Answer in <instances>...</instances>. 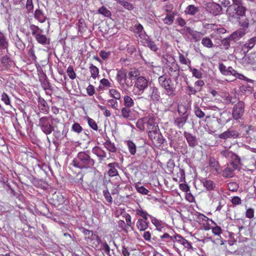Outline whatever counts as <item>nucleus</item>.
<instances>
[{
  "label": "nucleus",
  "instance_id": "obj_53",
  "mask_svg": "<svg viewBox=\"0 0 256 256\" xmlns=\"http://www.w3.org/2000/svg\"><path fill=\"white\" fill-rule=\"evenodd\" d=\"M194 112L196 116L200 118H202L205 116V113L197 106L194 107Z\"/></svg>",
  "mask_w": 256,
  "mask_h": 256
},
{
  "label": "nucleus",
  "instance_id": "obj_52",
  "mask_svg": "<svg viewBox=\"0 0 256 256\" xmlns=\"http://www.w3.org/2000/svg\"><path fill=\"white\" fill-rule=\"evenodd\" d=\"M136 214L138 215H139L140 216L142 217L144 219L146 220H148V216L150 217H152L151 216L148 214L146 212L142 210L141 208L136 209Z\"/></svg>",
  "mask_w": 256,
  "mask_h": 256
},
{
  "label": "nucleus",
  "instance_id": "obj_28",
  "mask_svg": "<svg viewBox=\"0 0 256 256\" xmlns=\"http://www.w3.org/2000/svg\"><path fill=\"white\" fill-rule=\"evenodd\" d=\"M242 236L239 235L240 239L242 242H246L248 239V237H251L252 235V232L248 226H246V228H244L243 230H242Z\"/></svg>",
  "mask_w": 256,
  "mask_h": 256
},
{
  "label": "nucleus",
  "instance_id": "obj_47",
  "mask_svg": "<svg viewBox=\"0 0 256 256\" xmlns=\"http://www.w3.org/2000/svg\"><path fill=\"white\" fill-rule=\"evenodd\" d=\"M234 170L230 168H226L222 172V176L226 178H231L234 174Z\"/></svg>",
  "mask_w": 256,
  "mask_h": 256
},
{
  "label": "nucleus",
  "instance_id": "obj_18",
  "mask_svg": "<svg viewBox=\"0 0 256 256\" xmlns=\"http://www.w3.org/2000/svg\"><path fill=\"white\" fill-rule=\"evenodd\" d=\"M39 80L40 82L41 86L44 90H51L50 84L48 82L46 74L42 70L40 72Z\"/></svg>",
  "mask_w": 256,
  "mask_h": 256
},
{
  "label": "nucleus",
  "instance_id": "obj_15",
  "mask_svg": "<svg viewBox=\"0 0 256 256\" xmlns=\"http://www.w3.org/2000/svg\"><path fill=\"white\" fill-rule=\"evenodd\" d=\"M121 114L124 118L128 120H133L136 118V114L130 110V108H122L121 110Z\"/></svg>",
  "mask_w": 256,
  "mask_h": 256
},
{
  "label": "nucleus",
  "instance_id": "obj_11",
  "mask_svg": "<svg viewBox=\"0 0 256 256\" xmlns=\"http://www.w3.org/2000/svg\"><path fill=\"white\" fill-rule=\"evenodd\" d=\"M206 11L214 16H217L220 14L222 10V6L214 2H208L206 4Z\"/></svg>",
  "mask_w": 256,
  "mask_h": 256
},
{
  "label": "nucleus",
  "instance_id": "obj_37",
  "mask_svg": "<svg viewBox=\"0 0 256 256\" xmlns=\"http://www.w3.org/2000/svg\"><path fill=\"white\" fill-rule=\"evenodd\" d=\"M179 62L181 64L188 65L189 68H190L191 61L190 59L186 58L184 56L179 52L178 54Z\"/></svg>",
  "mask_w": 256,
  "mask_h": 256
},
{
  "label": "nucleus",
  "instance_id": "obj_43",
  "mask_svg": "<svg viewBox=\"0 0 256 256\" xmlns=\"http://www.w3.org/2000/svg\"><path fill=\"white\" fill-rule=\"evenodd\" d=\"M89 68L91 73V76L94 79H96V78L98 76L99 74L98 68L92 64L90 65Z\"/></svg>",
  "mask_w": 256,
  "mask_h": 256
},
{
  "label": "nucleus",
  "instance_id": "obj_22",
  "mask_svg": "<svg viewBox=\"0 0 256 256\" xmlns=\"http://www.w3.org/2000/svg\"><path fill=\"white\" fill-rule=\"evenodd\" d=\"M108 166L110 168L108 172V175L110 176H114L118 175L117 168H120L119 164L114 162L108 164Z\"/></svg>",
  "mask_w": 256,
  "mask_h": 256
},
{
  "label": "nucleus",
  "instance_id": "obj_63",
  "mask_svg": "<svg viewBox=\"0 0 256 256\" xmlns=\"http://www.w3.org/2000/svg\"><path fill=\"white\" fill-rule=\"evenodd\" d=\"M228 188L230 190L236 192L238 190V184L235 182H230L228 184Z\"/></svg>",
  "mask_w": 256,
  "mask_h": 256
},
{
  "label": "nucleus",
  "instance_id": "obj_14",
  "mask_svg": "<svg viewBox=\"0 0 256 256\" xmlns=\"http://www.w3.org/2000/svg\"><path fill=\"white\" fill-rule=\"evenodd\" d=\"M240 134L236 130L228 129L227 130L223 132L218 135V138L220 139L226 140L227 138H236L239 136Z\"/></svg>",
  "mask_w": 256,
  "mask_h": 256
},
{
  "label": "nucleus",
  "instance_id": "obj_55",
  "mask_svg": "<svg viewBox=\"0 0 256 256\" xmlns=\"http://www.w3.org/2000/svg\"><path fill=\"white\" fill-rule=\"evenodd\" d=\"M1 100L8 106H11V101L9 96L5 92H3L1 96Z\"/></svg>",
  "mask_w": 256,
  "mask_h": 256
},
{
  "label": "nucleus",
  "instance_id": "obj_7",
  "mask_svg": "<svg viewBox=\"0 0 256 256\" xmlns=\"http://www.w3.org/2000/svg\"><path fill=\"white\" fill-rule=\"evenodd\" d=\"M161 238H169L170 241H176L182 244L185 248H192L190 242L184 239L180 235L176 234L173 236H170L168 234L165 233L160 236Z\"/></svg>",
  "mask_w": 256,
  "mask_h": 256
},
{
  "label": "nucleus",
  "instance_id": "obj_3",
  "mask_svg": "<svg viewBox=\"0 0 256 256\" xmlns=\"http://www.w3.org/2000/svg\"><path fill=\"white\" fill-rule=\"evenodd\" d=\"M245 111V104L243 101L238 100L234 104L232 110V117L236 120H242Z\"/></svg>",
  "mask_w": 256,
  "mask_h": 256
},
{
  "label": "nucleus",
  "instance_id": "obj_12",
  "mask_svg": "<svg viewBox=\"0 0 256 256\" xmlns=\"http://www.w3.org/2000/svg\"><path fill=\"white\" fill-rule=\"evenodd\" d=\"M148 98L154 102H158L160 99V94L157 87L154 86H150Z\"/></svg>",
  "mask_w": 256,
  "mask_h": 256
},
{
  "label": "nucleus",
  "instance_id": "obj_5",
  "mask_svg": "<svg viewBox=\"0 0 256 256\" xmlns=\"http://www.w3.org/2000/svg\"><path fill=\"white\" fill-rule=\"evenodd\" d=\"M148 137L152 141L153 144L156 146H160L162 144L166 141V139L164 138L162 134L158 129L148 132Z\"/></svg>",
  "mask_w": 256,
  "mask_h": 256
},
{
  "label": "nucleus",
  "instance_id": "obj_60",
  "mask_svg": "<svg viewBox=\"0 0 256 256\" xmlns=\"http://www.w3.org/2000/svg\"><path fill=\"white\" fill-rule=\"evenodd\" d=\"M66 72L68 76L70 79L74 80L76 78V74L72 66H70L68 67Z\"/></svg>",
  "mask_w": 256,
  "mask_h": 256
},
{
  "label": "nucleus",
  "instance_id": "obj_4",
  "mask_svg": "<svg viewBox=\"0 0 256 256\" xmlns=\"http://www.w3.org/2000/svg\"><path fill=\"white\" fill-rule=\"evenodd\" d=\"M148 86V80L144 76L137 78L134 87V92L136 94H142Z\"/></svg>",
  "mask_w": 256,
  "mask_h": 256
},
{
  "label": "nucleus",
  "instance_id": "obj_21",
  "mask_svg": "<svg viewBox=\"0 0 256 256\" xmlns=\"http://www.w3.org/2000/svg\"><path fill=\"white\" fill-rule=\"evenodd\" d=\"M92 152L98 157L100 162H102L106 157V152L100 147L94 146Z\"/></svg>",
  "mask_w": 256,
  "mask_h": 256
},
{
  "label": "nucleus",
  "instance_id": "obj_26",
  "mask_svg": "<svg viewBox=\"0 0 256 256\" xmlns=\"http://www.w3.org/2000/svg\"><path fill=\"white\" fill-rule=\"evenodd\" d=\"M34 18L41 23L44 22L47 18L46 16H45L42 10L39 8L35 10Z\"/></svg>",
  "mask_w": 256,
  "mask_h": 256
},
{
  "label": "nucleus",
  "instance_id": "obj_1",
  "mask_svg": "<svg viewBox=\"0 0 256 256\" xmlns=\"http://www.w3.org/2000/svg\"><path fill=\"white\" fill-rule=\"evenodd\" d=\"M159 85L164 90V94L170 98L175 96L177 94L178 81L174 84L171 78L166 74L160 76L158 78Z\"/></svg>",
  "mask_w": 256,
  "mask_h": 256
},
{
  "label": "nucleus",
  "instance_id": "obj_58",
  "mask_svg": "<svg viewBox=\"0 0 256 256\" xmlns=\"http://www.w3.org/2000/svg\"><path fill=\"white\" fill-rule=\"evenodd\" d=\"M72 130L76 133L80 134L82 131L83 128L78 123L74 122L72 126Z\"/></svg>",
  "mask_w": 256,
  "mask_h": 256
},
{
  "label": "nucleus",
  "instance_id": "obj_46",
  "mask_svg": "<svg viewBox=\"0 0 256 256\" xmlns=\"http://www.w3.org/2000/svg\"><path fill=\"white\" fill-rule=\"evenodd\" d=\"M198 12V9L197 7H196L194 5L188 6L185 12L190 15H194Z\"/></svg>",
  "mask_w": 256,
  "mask_h": 256
},
{
  "label": "nucleus",
  "instance_id": "obj_32",
  "mask_svg": "<svg viewBox=\"0 0 256 256\" xmlns=\"http://www.w3.org/2000/svg\"><path fill=\"white\" fill-rule=\"evenodd\" d=\"M8 46V40L3 33L0 32V50L7 48Z\"/></svg>",
  "mask_w": 256,
  "mask_h": 256
},
{
  "label": "nucleus",
  "instance_id": "obj_38",
  "mask_svg": "<svg viewBox=\"0 0 256 256\" xmlns=\"http://www.w3.org/2000/svg\"><path fill=\"white\" fill-rule=\"evenodd\" d=\"M134 102L131 97L125 96L124 98V107L130 108L134 106Z\"/></svg>",
  "mask_w": 256,
  "mask_h": 256
},
{
  "label": "nucleus",
  "instance_id": "obj_56",
  "mask_svg": "<svg viewBox=\"0 0 256 256\" xmlns=\"http://www.w3.org/2000/svg\"><path fill=\"white\" fill-rule=\"evenodd\" d=\"M109 94L111 97L114 98L116 100H120V94L115 89H110L109 90Z\"/></svg>",
  "mask_w": 256,
  "mask_h": 256
},
{
  "label": "nucleus",
  "instance_id": "obj_2",
  "mask_svg": "<svg viewBox=\"0 0 256 256\" xmlns=\"http://www.w3.org/2000/svg\"><path fill=\"white\" fill-rule=\"evenodd\" d=\"M72 164L76 168L88 169L93 167L95 160L86 152H80L73 160Z\"/></svg>",
  "mask_w": 256,
  "mask_h": 256
},
{
  "label": "nucleus",
  "instance_id": "obj_27",
  "mask_svg": "<svg viewBox=\"0 0 256 256\" xmlns=\"http://www.w3.org/2000/svg\"><path fill=\"white\" fill-rule=\"evenodd\" d=\"M188 115H184L176 118L174 120V124L178 128H182L188 120Z\"/></svg>",
  "mask_w": 256,
  "mask_h": 256
},
{
  "label": "nucleus",
  "instance_id": "obj_61",
  "mask_svg": "<svg viewBox=\"0 0 256 256\" xmlns=\"http://www.w3.org/2000/svg\"><path fill=\"white\" fill-rule=\"evenodd\" d=\"M152 218V222L156 226V229L160 230L161 228H163L161 222H160L156 218L154 217Z\"/></svg>",
  "mask_w": 256,
  "mask_h": 256
},
{
  "label": "nucleus",
  "instance_id": "obj_30",
  "mask_svg": "<svg viewBox=\"0 0 256 256\" xmlns=\"http://www.w3.org/2000/svg\"><path fill=\"white\" fill-rule=\"evenodd\" d=\"M35 38L38 43L42 45H46L50 44L49 38H47L45 35L42 34V33L37 35Z\"/></svg>",
  "mask_w": 256,
  "mask_h": 256
},
{
  "label": "nucleus",
  "instance_id": "obj_45",
  "mask_svg": "<svg viewBox=\"0 0 256 256\" xmlns=\"http://www.w3.org/2000/svg\"><path fill=\"white\" fill-rule=\"evenodd\" d=\"M174 20V14H167L166 16L163 19V22L164 24L170 25L172 24Z\"/></svg>",
  "mask_w": 256,
  "mask_h": 256
},
{
  "label": "nucleus",
  "instance_id": "obj_42",
  "mask_svg": "<svg viewBox=\"0 0 256 256\" xmlns=\"http://www.w3.org/2000/svg\"><path fill=\"white\" fill-rule=\"evenodd\" d=\"M234 9L238 17H240L241 16H244V14H246V8L242 5L237 6V7H235Z\"/></svg>",
  "mask_w": 256,
  "mask_h": 256
},
{
  "label": "nucleus",
  "instance_id": "obj_25",
  "mask_svg": "<svg viewBox=\"0 0 256 256\" xmlns=\"http://www.w3.org/2000/svg\"><path fill=\"white\" fill-rule=\"evenodd\" d=\"M208 164L210 168H212L217 174L221 172L220 165L214 158L210 157L208 160Z\"/></svg>",
  "mask_w": 256,
  "mask_h": 256
},
{
  "label": "nucleus",
  "instance_id": "obj_23",
  "mask_svg": "<svg viewBox=\"0 0 256 256\" xmlns=\"http://www.w3.org/2000/svg\"><path fill=\"white\" fill-rule=\"evenodd\" d=\"M256 44V36L249 39L242 46V50L248 52Z\"/></svg>",
  "mask_w": 256,
  "mask_h": 256
},
{
  "label": "nucleus",
  "instance_id": "obj_33",
  "mask_svg": "<svg viewBox=\"0 0 256 256\" xmlns=\"http://www.w3.org/2000/svg\"><path fill=\"white\" fill-rule=\"evenodd\" d=\"M203 184L208 190H214L216 188V184L210 180H204Z\"/></svg>",
  "mask_w": 256,
  "mask_h": 256
},
{
  "label": "nucleus",
  "instance_id": "obj_6",
  "mask_svg": "<svg viewBox=\"0 0 256 256\" xmlns=\"http://www.w3.org/2000/svg\"><path fill=\"white\" fill-rule=\"evenodd\" d=\"M38 126H40L42 132L46 135L52 134V127L50 122V116H43L39 119Z\"/></svg>",
  "mask_w": 256,
  "mask_h": 256
},
{
  "label": "nucleus",
  "instance_id": "obj_19",
  "mask_svg": "<svg viewBox=\"0 0 256 256\" xmlns=\"http://www.w3.org/2000/svg\"><path fill=\"white\" fill-rule=\"evenodd\" d=\"M234 222L236 224L238 228V234L242 236V230L244 228H246V226H248L250 222L248 220L244 218H237L234 220Z\"/></svg>",
  "mask_w": 256,
  "mask_h": 256
},
{
  "label": "nucleus",
  "instance_id": "obj_35",
  "mask_svg": "<svg viewBox=\"0 0 256 256\" xmlns=\"http://www.w3.org/2000/svg\"><path fill=\"white\" fill-rule=\"evenodd\" d=\"M29 28L31 31L32 34L34 38L40 33L43 32V30L42 29H40L38 26L34 24H30Z\"/></svg>",
  "mask_w": 256,
  "mask_h": 256
},
{
  "label": "nucleus",
  "instance_id": "obj_48",
  "mask_svg": "<svg viewBox=\"0 0 256 256\" xmlns=\"http://www.w3.org/2000/svg\"><path fill=\"white\" fill-rule=\"evenodd\" d=\"M0 62L4 66H8L11 65L12 60L10 57L6 55L2 56Z\"/></svg>",
  "mask_w": 256,
  "mask_h": 256
},
{
  "label": "nucleus",
  "instance_id": "obj_17",
  "mask_svg": "<svg viewBox=\"0 0 256 256\" xmlns=\"http://www.w3.org/2000/svg\"><path fill=\"white\" fill-rule=\"evenodd\" d=\"M227 70L228 72V76L232 75L234 76L236 78L240 80H243L251 83H253L254 82V80L247 78L243 74L237 72L235 70L232 66H228V68H227Z\"/></svg>",
  "mask_w": 256,
  "mask_h": 256
},
{
  "label": "nucleus",
  "instance_id": "obj_62",
  "mask_svg": "<svg viewBox=\"0 0 256 256\" xmlns=\"http://www.w3.org/2000/svg\"><path fill=\"white\" fill-rule=\"evenodd\" d=\"M187 110L188 108H186V106L183 105H181L178 106V111L179 114L180 116H183L184 115L188 116V114L186 113Z\"/></svg>",
  "mask_w": 256,
  "mask_h": 256
},
{
  "label": "nucleus",
  "instance_id": "obj_9",
  "mask_svg": "<svg viewBox=\"0 0 256 256\" xmlns=\"http://www.w3.org/2000/svg\"><path fill=\"white\" fill-rule=\"evenodd\" d=\"M243 35L244 34H242V32H234L230 34L228 37L222 40H221L220 45L222 46V48L228 50L230 46L231 42L238 37H242Z\"/></svg>",
  "mask_w": 256,
  "mask_h": 256
},
{
  "label": "nucleus",
  "instance_id": "obj_34",
  "mask_svg": "<svg viewBox=\"0 0 256 256\" xmlns=\"http://www.w3.org/2000/svg\"><path fill=\"white\" fill-rule=\"evenodd\" d=\"M97 13L108 18H110L112 16L110 11L104 6L100 8L97 11Z\"/></svg>",
  "mask_w": 256,
  "mask_h": 256
},
{
  "label": "nucleus",
  "instance_id": "obj_51",
  "mask_svg": "<svg viewBox=\"0 0 256 256\" xmlns=\"http://www.w3.org/2000/svg\"><path fill=\"white\" fill-rule=\"evenodd\" d=\"M202 44L204 46L208 48H211L213 47L214 46L212 40L208 37H205L202 38Z\"/></svg>",
  "mask_w": 256,
  "mask_h": 256
},
{
  "label": "nucleus",
  "instance_id": "obj_31",
  "mask_svg": "<svg viewBox=\"0 0 256 256\" xmlns=\"http://www.w3.org/2000/svg\"><path fill=\"white\" fill-rule=\"evenodd\" d=\"M147 220L139 218L136 222V226L140 231L145 230L148 228Z\"/></svg>",
  "mask_w": 256,
  "mask_h": 256
},
{
  "label": "nucleus",
  "instance_id": "obj_49",
  "mask_svg": "<svg viewBox=\"0 0 256 256\" xmlns=\"http://www.w3.org/2000/svg\"><path fill=\"white\" fill-rule=\"evenodd\" d=\"M50 117L52 127L54 126H64V124L60 122V120L58 118H54L52 116H50Z\"/></svg>",
  "mask_w": 256,
  "mask_h": 256
},
{
  "label": "nucleus",
  "instance_id": "obj_24",
  "mask_svg": "<svg viewBox=\"0 0 256 256\" xmlns=\"http://www.w3.org/2000/svg\"><path fill=\"white\" fill-rule=\"evenodd\" d=\"M38 108L44 113H48L49 111V106L44 99L40 96L38 98Z\"/></svg>",
  "mask_w": 256,
  "mask_h": 256
},
{
  "label": "nucleus",
  "instance_id": "obj_57",
  "mask_svg": "<svg viewBox=\"0 0 256 256\" xmlns=\"http://www.w3.org/2000/svg\"><path fill=\"white\" fill-rule=\"evenodd\" d=\"M146 42L147 46H148L152 50L156 52L158 50V48L154 42L150 40H146Z\"/></svg>",
  "mask_w": 256,
  "mask_h": 256
},
{
  "label": "nucleus",
  "instance_id": "obj_10",
  "mask_svg": "<svg viewBox=\"0 0 256 256\" xmlns=\"http://www.w3.org/2000/svg\"><path fill=\"white\" fill-rule=\"evenodd\" d=\"M237 18L239 26L244 30L248 28L250 22L253 20L250 14L241 16L240 17H238Z\"/></svg>",
  "mask_w": 256,
  "mask_h": 256
},
{
  "label": "nucleus",
  "instance_id": "obj_36",
  "mask_svg": "<svg viewBox=\"0 0 256 256\" xmlns=\"http://www.w3.org/2000/svg\"><path fill=\"white\" fill-rule=\"evenodd\" d=\"M67 132H65L64 129L58 132H54V136L56 140H61L66 136Z\"/></svg>",
  "mask_w": 256,
  "mask_h": 256
},
{
  "label": "nucleus",
  "instance_id": "obj_16",
  "mask_svg": "<svg viewBox=\"0 0 256 256\" xmlns=\"http://www.w3.org/2000/svg\"><path fill=\"white\" fill-rule=\"evenodd\" d=\"M184 136L186 139L189 146L194 148L198 144V138L192 134L187 132H184Z\"/></svg>",
  "mask_w": 256,
  "mask_h": 256
},
{
  "label": "nucleus",
  "instance_id": "obj_59",
  "mask_svg": "<svg viewBox=\"0 0 256 256\" xmlns=\"http://www.w3.org/2000/svg\"><path fill=\"white\" fill-rule=\"evenodd\" d=\"M127 78H125L124 80H123V81L119 84L121 88L122 89L127 90L132 86V82H129Z\"/></svg>",
  "mask_w": 256,
  "mask_h": 256
},
{
  "label": "nucleus",
  "instance_id": "obj_64",
  "mask_svg": "<svg viewBox=\"0 0 256 256\" xmlns=\"http://www.w3.org/2000/svg\"><path fill=\"white\" fill-rule=\"evenodd\" d=\"M240 90L246 94H250L253 90V88L250 86H242L240 87Z\"/></svg>",
  "mask_w": 256,
  "mask_h": 256
},
{
  "label": "nucleus",
  "instance_id": "obj_8",
  "mask_svg": "<svg viewBox=\"0 0 256 256\" xmlns=\"http://www.w3.org/2000/svg\"><path fill=\"white\" fill-rule=\"evenodd\" d=\"M167 68L169 76H171L176 82L180 76V67L178 64L174 62H172L168 66Z\"/></svg>",
  "mask_w": 256,
  "mask_h": 256
},
{
  "label": "nucleus",
  "instance_id": "obj_54",
  "mask_svg": "<svg viewBox=\"0 0 256 256\" xmlns=\"http://www.w3.org/2000/svg\"><path fill=\"white\" fill-rule=\"evenodd\" d=\"M103 194L106 200L109 204H111L112 202V198L107 188L106 190H103Z\"/></svg>",
  "mask_w": 256,
  "mask_h": 256
},
{
  "label": "nucleus",
  "instance_id": "obj_13",
  "mask_svg": "<svg viewBox=\"0 0 256 256\" xmlns=\"http://www.w3.org/2000/svg\"><path fill=\"white\" fill-rule=\"evenodd\" d=\"M155 120V118L151 116L144 118V124L146 125L148 132L159 128Z\"/></svg>",
  "mask_w": 256,
  "mask_h": 256
},
{
  "label": "nucleus",
  "instance_id": "obj_50",
  "mask_svg": "<svg viewBox=\"0 0 256 256\" xmlns=\"http://www.w3.org/2000/svg\"><path fill=\"white\" fill-rule=\"evenodd\" d=\"M224 100L226 104H234L238 100L236 96H230V94H228L225 96Z\"/></svg>",
  "mask_w": 256,
  "mask_h": 256
},
{
  "label": "nucleus",
  "instance_id": "obj_20",
  "mask_svg": "<svg viewBox=\"0 0 256 256\" xmlns=\"http://www.w3.org/2000/svg\"><path fill=\"white\" fill-rule=\"evenodd\" d=\"M182 30L189 34L195 42L199 41L201 38L202 34L200 32L194 30L190 27H186Z\"/></svg>",
  "mask_w": 256,
  "mask_h": 256
},
{
  "label": "nucleus",
  "instance_id": "obj_40",
  "mask_svg": "<svg viewBox=\"0 0 256 256\" xmlns=\"http://www.w3.org/2000/svg\"><path fill=\"white\" fill-rule=\"evenodd\" d=\"M80 230L86 236V238L90 239V240L94 239V236H96V235L94 234L92 231L87 230L84 228H80Z\"/></svg>",
  "mask_w": 256,
  "mask_h": 256
},
{
  "label": "nucleus",
  "instance_id": "obj_39",
  "mask_svg": "<svg viewBox=\"0 0 256 256\" xmlns=\"http://www.w3.org/2000/svg\"><path fill=\"white\" fill-rule=\"evenodd\" d=\"M104 147L110 152H115L116 151V148L114 143L110 140H107L104 144Z\"/></svg>",
  "mask_w": 256,
  "mask_h": 256
},
{
  "label": "nucleus",
  "instance_id": "obj_29",
  "mask_svg": "<svg viewBox=\"0 0 256 256\" xmlns=\"http://www.w3.org/2000/svg\"><path fill=\"white\" fill-rule=\"evenodd\" d=\"M116 78L118 84L124 80L125 78H128L126 70L121 68L118 70Z\"/></svg>",
  "mask_w": 256,
  "mask_h": 256
},
{
  "label": "nucleus",
  "instance_id": "obj_41",
  "mask_svg": "<svg viewBox=\"0 0 256 256\" xmlns=\"http://www.w3.org/2000/svg\"><path fill=\"white\" fill-rule=\"evenodd\" d=\"M119 4L128 10H132L134 8V5L127 0H119Z\"/></svg>",
  "mask_w": 256,
  "mask_h": 256
},
{
  "label": "nucleus",
  "instance_id": "obj_44",
  "mask_svg": "<svg viewBox=\"0 0 256 256\" xmlns=\"http://www.w3.org/2000/svg\"><path fill=\"white\" fill-rule=\"evenodd\" d=\"M127 146L130 154L132 155L135 154L136 152V144L131 140H128L127 142Z\"/></svg>",
  "mask_w": 256,
  "mask_h": 256
}]
</instances>
